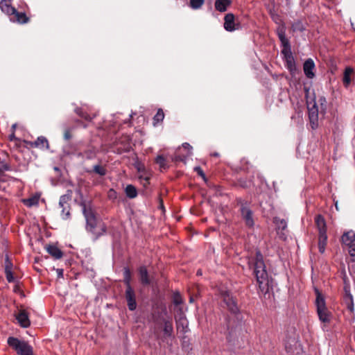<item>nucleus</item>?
<instances>
[{
	"label": "nucleus",
	"instance_id": "1",
	"mask_svg": "<svg viewBox=\"0 0 355 355\" xmlns=\"http://www.w3.org/2000/svg\"><path fill=\"white\" fill-rule=\"evenodd\" d=\"M83 212L86 220V230L96 239L106 232L105 224L96 218L94 211L90 207L84 205Z\"/></svg>",
	"mask_w": 355,
	"mask_h": 355
},
{
	"label": "nucleus",
	"instance_id": "2",
	"mask_svg": "<svg viewBox=\"0 0 355 355\" xmlns=\"http://www.w3.org/2000/svg\"><path fill=\"white\" fill-rule=\"evenodd\" d=\"M249 264L250 267H253L254 273L259 288L261 291L265 290L268 285V273L262 254L257 252L254 258L249 262Z\"/></svg>",
	"mask_w": 355,
	"mask_h": 355
},
{
	"label": "nucleus",
	"instance_id": "3",
	"mask_svg": "<svg viewBox=\"0 0 355 355\" xmlns=\"http://www.w3.org/2000/svg\"><path fill=\"white\" fill-rule=\"evenodd\" d=\"M154 334L158 340H160L162 342L166 343L167 345L171 346L172 344L169 343L168 339L173 338V326L172 320L164 319L161 325L155 328Z\"/></svg>",
	"mask_w": 355,
	"mask_h": 355
},
{
	"label": "nucleus",
	"instance_id": "4",
	"mask_svg": "<svg viewBox=\"0 0 355 355\" xmlns=\"http://www.w3.org/2000/svg\"><path fill=\"white\" fill-rule=\"evenodd\" d=\"M316 295L315 306L320 320L323 323H329L331 320V313L328 311L324 296L320 291L315 288Z\"/></svg>",
	"mask_w": 355,
	"mask_h": 355
},
{
	"label": "nucleus",
	"instance_id": "5",
	"mask_svg": "<svg viewBox=\"0 0 355 355\" xmlns=\"http://www.w3.org/2000/svg\"><path fill=\"white\" fill-rule=\"evenodd\" d=\"M8 344L13 348L19 355H33V348L26 342L15 337L8 338Z\"/></svg>",
	"mask_w": 355,
	"mask_h": 355
},
{
	"label": "nucleus",
	"instance_id": "6",
	"mask_svg": "<svg viewBox=\"0 0 355 355\" xmlns=\"http://www.w3.org/2000/svg\"><path fill=\"white\" fill-rule=\"evenodd\" d=\"M307 109L311 128L315 129L318 125V108L314 99L307 100Z\"/></svg>",
	"mask_w": 355,
	"mask_h": 355
},
{
	"label": "nucleus",
	"instance_id": "7",
	"mask_svg": "<svg viewBox=\"0 0 355 355\" xmlns=\"http://www.w3.org/2000/svg\"><path fill=\"white\" fill-rule=\"evenodd\" d=\"M175 320L177 331L183 334L186 333L188 330V321L182 308L179 307L178 309L177 313L175 315Z\"/></svg>",
	"mask_w": 355,
	"mask_h": 355
},
{
	"label": "nucleus",
	"instance_id": "8",
	"mask_svg": "<svg viewBox=\"0 0 355 355\" xmlns=\"http://www.w3.org/2000/svg\"><path fill=\"white\" fill-rule=\"evenodd\" d=\"M71 198V191H68V193L62 195L59 201V206L62 209V218L68 219L70 216L69 202Z\"/></svg>",
	"mask_w": 355,
	"mask_h": 355
},
{
	"label": "nucleus",
	"instance_id": "9",
	"mask_svg": "<svg viewBox=\"0 0 355 355\" xmlns=\"http://www.w3.org/2000/svg\"><path fill=\"white\" fill-rule=\"evenodd\" d=\"M221 296L227 309L233 313H237L239 309L236 303L230 293L227 291H222Z\"/></svg>",
	"mask_w": 355,
	"mask_h": 355
},
{
	"label": "nucleus",
	"instance_id": "10",
	"mask_svg": "<svg viewBox=\"0 0 355 355\" xmlns=\"http://www.w3.org/2000/svg\"><path fill=\"white\" fill-rule=\"evenodd\" d=\"M285 349L288 355H294L295 352L298 354L301 351L298 342L295 338H291L285 343Z\"/></svg>",
	"mask_w": 355,
	"mask_h": 355
},
{
	"label": "nucleus",
	"instance_id": "11",
	"mask_svg": "<svg viewBox=\"0 0 355 355\" xmlns=\"http://www.w3.org/2000/svg\"><path fill=\"white\" fill-rule=\"evenodd\" d=\"M224 20V28L226 31L232 32L239 28V24L234 22V15L233 14H227Z\"/></svg>",
	"mask_w": 355,
	"mask_h": 355
},
{
	"label": "nucleus",
	"instance_id": "12",
	"mask_svg": "<svg viewBox=\"0 0 355 355\" xmlns=\"http://www.w3.org/2000/svg\"><path fill=\"white\" fill-rule=\"evenodd\" d=\"M125 299L127 300L128 309L130 311H134L137 308L135 293L132 288H129L125 290Z\"/></svg>",
	"mask_w": 355,
	"mask_h": 355
},
{
	"label": "nucleus",
	"instance_id": "13",
	"mask_svg": "<svg viewBox=\"0 0 355 355\" xmlns=\"http://www.w3.org/2000/svg\"><path fill=\"white\" fill-rule=\"evenodd\" d=\"M315 63L311 58L307 59L303 66L304 74L308 78H313L315 76L314 73Z\"/></svg>",
	"mask_w": 355,
	"mask_h": 355
},
{
	"label": "nucleus",
	"instance_id": "14",
	"mask_svg": "<svg viewBox=\"0 0 355 355\" xmlns=\"http://www.w3.org/2000/svg\"><path fill=\"white\" fill-rule=\"evenodd\" d=\"M241 216L247 226L250 227L254 226L252 212L248 207L243 206L241 207Z\"/></svg>",
	"mask_w": 355,
	"mask_h": 355
},
{
	"label": "nucleus",
	"instance_id": "15",
	"mask_svg": "<svg viewBox=\"0 0 355 355\" xmlns=\"http://www.w3.org/2000/svg\"><path fill=\"white\" fill-rule=\"evenodd\" d=\"M31 147L38 148L42 150H48L49 144L47 139L43 136L38 137L35 141L29 142Z\"/></svg>",
	"mask_w": 355,
	"mask_h": 355
},
{
	"label": "nucleus",
	"instance_id": "16",
	"mask_svg": "<svg viewBox=\"0 0 355 355\" xmlns=\"http://www.w3.org/2000/svg\"><path fill=\"white\" fill-rule=\"evenodd\" d=\"M345 290V295L343 297L344 302L347 308L351 312L354 311V299L352 295L349 292V288L348 286H345L344 287Z\"/></svg>",
	"mask_w": 355,
	"mask_h": 355
},
{
	"label": "nucleus",
	"instance_id": "17",
	"mask_svg": "<svg viewBox=\"0 0 355 355\" xmlns=\"http://www.w3.org/2000/svg\"><path fill=\"white\" fill-rule=\"evenodd\" d=\"M16 319L22 327L26 328L31 324L28 313L25 310H20L16 316Z\"/></svg>",
	"mask_w": 355,
	"mask_h": 355
},
{
	"label": "nucleus",
	"instance_id": "18",
	"mask_svg": "<svg viewBox=\"0 0 355 355\" xmlns=\"http://www.w3.org/2000/svg\"><path fill=\"white\" fill-rule=\"evenodd\" d=\"M46 250L55 259H60L63 256V253L61 250L55 245H46Z\"/></svg>",
	"mask_w": 355,
	"mask_h": 355
},
{
	"label": "nucleus",
	"instance_id": "19",
	"mask_svg": "<svg viewBox=\"0 0 355 355\" xmlns=\"http://www.w3.org/2000/svg\"><path fill=\"white\" fill-rule=\"evenodd\" d=\"M319 234H327V227L324 218L321 215L316 216L315 218Z\"/></svg>",
	"mask_w": 355,
	"mask_h": 355
},
{
	"label": "nucleus",
	"instance_id": "20",
	"mask_svg": "<svg viewBox=\"0 0 355 355\" xmlns=\"http://www.w3.org/2000/svg\"><path fill=\"white\" fill-rule=\"evenodd\" d=\"M76 156L80 159L81 161L85 159H94L96 156V151L93 148H88L84 152L77 153Z\"/></svg>",
	"mask_w": 355,
	"mask_h": 355
},
{
	"label": "nucleus",
	"instance_id": "21",
	"mask_svg": "<svg viewBox=\"0 0 355 355\" xmlns=\"http://www.w3.org/2000/svg\"><path fill=\"white\" fill-rule=\"evenodd\" d=\"M182 148L187 150V152L185 155H176L175 157V159L176 161L185 162L186 159L192 155V147L189 144L184 143L182 144Z\"/></svg>",
	"mask_w": 355,
	"mask_h": 355
},
{
	"label": "nucleus",
	"instance_id": "22",
	"mask_svg": "<svg viewBox=\"0 0 355 355\" xmlns=\"http://www.w3.org/2000/svg\"><path fill=\"white\" fill-rule=\"evenodd\" d=\"M343 243L347 247L355 243V233L353 231H348L342 236Z\"/></svg>",
	"mask_w": 355,
	"mask_h": 355
},
{
	"label": "nucleus",
	"instance_id": "23",
	"mask_svg": "<svg viewBox=\"0 0 355 355\" xmlns=\"http://www.w3.org/2000/svg\"><path fill=\"white\" fill-rule=\"evenodd\" d=\"M10 0H0V8L3 12L8 15L15 13V9L10 5Z\"/></svg>",
	"mask_w": 355,
	"mask_h": 355
},
{
	"label": "nucleus",
	"instance_id": "24",
	"mask_svg": "<svg viewBox=\"0 0 355 355\" xmlns=\"http://www.w3.org/2000/svg\"><path fill=\"white\" fill-rule=\"evenodd\" d=\"M139 274L141 284L144 285H148L150 283L148 273L145 266H141L139 268Z\"/></svg>",
	"mask_w": 355,
	"mask_h": 355
},
{
	"label": "nucleus",
	"instance_id": "25",
	"mask_svg": "<svg viewBox=\"0 0 355 355\" xmlns=\"http://www.w3.org/2000/svg\"><path fill=\"white\" fill-rule=\"evenodd\" d=\"M231 4V0H216L215 8L219 12H225Z\"/></svg>",
	"mask_w": 355,
	"mask_h": 355
},
{
	"label": "nucleus",
	"instance_id": "26",
	"mask_svg": "<svg viewBox=\"0 0 355 355\" xmlns=\"http://www.w3.org/2000/svg\"><path fill=\"white\" fill-rule=\"evenodd\" d=\"M352 73L353 69L351 67H347L344 71L343 81L346 87H347L351 83V75Z\"/></svg>",
	"mask_w": 355,
	"mask_h": 355
},
{
	"label": "nucleus",
	"instance_id": "27",
	"mask_svg": "<svg viewBox=\"0 0 355 355\" xmlns=\"http://www.w3.org/2000/svg\"><path fill=\"white\" fill-rule=\"evenodd\" d=\"M327 234H319L318 238V249L320 252L323 253L325 250L327 245Z\"/></svg>",
	"mask_w": 355,
	"mask_h": 355
},
{
	"label": "nucleus",
	"instance_id": "28",
	"mask_svg": "<svg viewBox=\"0 0 355 355\" xmlns=\"http://www.w3.org/2000/svg\"><path fill=\"white\" fill-rule=\"evenodd\" d=\"M125 192L126 196L130 198H134L137 196L136 188L131 184H129L125 187Z\"/></svg>",
	"mask_w": 355,
	"mask_h": 355
},
{
	"label": "nucleus",
	"instance_id": "29",
	"mask_svg": "<svg viewBox=\"0 0 355 355\" xmlns=\"http://www.w3.org/2000/svg\"><path fill=\"white\" fill-rule=\"evenodd\" d=\"M39 198H40L39 196H35L31 197L28 199H24L23 200V202H24V205L31 207L33 206H35L38 204Z\"/></svg>",
	"mask_w": 355,
	"mask_h": 355
},
{
	"label": "nucleus",
	"instance_id": "30",
	"mask_svg": "<svg viewBox=\"0 0 355 355\" xmlns=\"http://www.w3.org/2000/svg\"><path fill=\"white\" fill-rule=\"evenodd\" d=\"M123 275H124V283L126 285V289H128L129 288H132V286L130 285L131 272L128 268H124Z\"/></svg>",
	"mask_w": 355,
	"mask_h": 355
},
{
	"label": "nucleus",
	"instance_id": "31",
	"mask_svg": "<svg viewBox=\"0 0 355 355\" xmlns=\"http://www.w3.org/2000/svg\"><path fill=\"white\" fill-rule=\"evenodd\" d=\"M286 67L291 71L293 72L296 70V64L295 62L294 57H289L286 59Z\"/></svg>",
	"mask_w": 355,
	"mask_h": 355
},
{
	"label": "nucleus",
	"instance_id": "32",
	"mask_svg": "<svg viewBox=\"0 0 355 355\" xmlns=\"http://www.w3.org/2000/svg\"><path fill=\"white\" fill-rule=\"evenodd\" d=\"M13 15H15L16 20L19 23L24 24L28 21V17L23 12H18L15 10V13Z\"/></svg>",
	"mask_w": 355,
	"mask_h": 355
},
{
	"label": "nucleus",
	"instance_id": "33",
	"mask_svg": "<svg viewBox=\"0 0 355 355\" xmlns=\"http://www.w3.org/2000/svg\"><path fill=\"white\" fill-rule=\"evenodd\" d=\"M164 118V114L162 109H159L157 114L153 117V124L155 125L157 123L163 121Z\"/></svg>",
	"mask_w": 355,
	"mask_h": 355
},
{
	"label": "nucleus",
	"instance_id": "34",
	"mask_svg": "<svg viewBox=\"0 0 355 355\" xmlns=\"http://www.w3.org/2000/svg\"><path fill=\"white\" fill-rule=\"evenodd\" d=\"M279 38L281 41V43L284 47H288L290 45L288 40L286 38L285 35V33L283 31H280L278 33Z\"/></svg>",
	"mask_w": 355,
	"mask_h": 355
},
{
	"label": "nucleus",
	"instance_id": "35",
	"mask_svg": "<svg viewBox=\"0 0 355 355\" xmlns=\"http://www.w3.org/2000/svg\"><path fill=\"white\" fill-rule=\"evenodd\" d=\"M63 154L64 155H76V151L74 148V147H73L71 145H67L65 146L64 148H63Z\"/></svg>",
	"mask_w": 355,
	"mask_h": 355
},
{
	"label": "nucleus",
	"instance_id": "36",
	"mask_svg": "<svg viewBox=\"0 0 355 355\" xmlns=\"http://www.w3.org/2000/svg\"><path fill=\"white\" fill-rule=\"evenodd\" d=\"M138 178L144 187H146L149 183L148 181L150 180V175L146 171L141 173Z\"/></svg>",
	"mask_w": 355,
	"mask_h": 355
},
{
	"label": "nucleus",
	"instance_id": "37",
	"mask_svg": "<svg viewBox=\"0 0 355 355\" xmlns=\"http://www.w3.org/2000/svg\"><path fill=\"white\" fill-rule=\"evenodd\" d=\"M155 162L161 168L166 169L168 167L166 159L162 155H158L155 159Z\"/></svg>",
	"mask_w": 355,
	"mask_h": 355
},
{
	"label": "nucleus",
	"instance_id": "38",
	"mask_svg": "<svg viewBox=\"0 0 355 355\" xmlns=\"http://www.w3.org/2000/svg\"><path fill=\"white\" fill-rule=\"evenodd\" d=\"M292 29L293 31L301 32L304 30V26L301 21H297L292 24Z\"/></svg>",
	"mask_w": 355,
	"mask_h": 355
},
{
	"label": "nucleus",
	"instance_id": "39",
	"mask_svg": "<svg viewBox=\"0 0 355 355\" xmlns=\"http://www.w3.org/2000/svg\"><path fill=\"white\" fill-rule=\"evenodd\" d=\"M205 0H190V6L193 9L200 8L204 3Z\"/></svg>",
	"mask_w": 355,
	"mask_h": 355
},
{
	"label": "nucleus",
	"instance_id": "40",
	"mask_svg": "<svg viewBox=\"0 0 355 355\" xmlns=\"http://www.w3.org/2000/svg\"><path fill=\"white\" fill-rule=\"evenodd\" d=\"M94 171L100 175H105L106 173V169L100 165H95L94 166Z\"/></svg>",
	"mask_w": 355,
	"mask_h": 355
},
{
	"label": "nucleus",
	"instance_id": "41",
	"mask_svg": "<svg viewBox=\"0 0 355 355\" xmlns=\"http://www.w3.org/2000/svg\"><path fill=\"white\" fill-rule=\"evenodd\" d=\"M282 53L284 55V59H287L289 57H293V54L291 51V46L290 45L288 47H284L283 50L282 51Z\"/></svg>",
	"mask_w": 355,
	"mask_h": 355
},
{
	"label": "nucleus",
	"instance_id": "42",
	"mask_svg": "<svg viewBox=\"0 0 355 355\" xmlns=\"http://www.w3.org/2000/svg\"><path fill=\"white\" fill-rule=\"evenodd\" d=\"M173 301L176 306L180 305L182 303L181 295L178 293H174Z\"/></svg>",
	"mask_w": 355,
	"mask_h": 355
},
{
	"label": "nucleus",
	"instance_id": "43",
	"mask_svg": "<svg viewBox=\"0 0 355 355\" xmlns=\"http://www.w3.org/2000/svg\"><path fill=\"white\" fill-rule=\"evenodd\" d=\"M275 223L278 227V229L284 230L286 229L287 225L286 222L284 219H275Z\"/></svg>",
	"mask_w": 355,
	"mask_h": 355
},
{
	"label": "nucleus",
	"instance_id": "44",
	"mask_svg": "<svg viewBox=\"0 0 355 355\" xmlns=\"http://www.w3.org/2000/svg\"><path fill=\"white\" fill-rule=\"evenodd\" d=\"M12 263L10 261L8 257L6 256L5 259V271H12Z\"/></svg>",
	"mask_w": 355,
	"mask_h": 355
},
{
	"label": "nucleus",
	"instance_id": "45",
	"mask_svg": "<svg viewBox=\"0 0 355 355\" xmlns=\"http://www.w3.org/2000/svg\"><path fill=\"white\" fill-rule=\"evenodd\" d=\"M6 277L8 282H13L15 277L12 271H5Z\"/></svg>",
	"mask_w": 355,
	"mask_h": 355
},
{
	"label": "nucleus",
	"instance_id": "46",
	"mask_svg": "<svg viewBox=\"0 0 355 355\" xmlns=\"http://www.w3.org/2000/svg\"><path fill=\"white\" fill-rule=\"evenodd\" d=\"M348 251L351 257H355V243L348 246Z\"/></svg>",
	"mask_w": 355,
	"mask_h": 355
},
{
	"label": "nucleus",
	"instance_id": "47",
	"mask_svg": "<svg viewBox=\"0 0 355 355\" xmlns=\"http://www.w3.org/2000/svg\"><path fill=\"white\" fill-rule=\"evenodd\" d=\"M77 113L82 116L83 118L85 119L86 120H92V117H90L87 114L83 113L81 110H78Z\"/></svg>",
	"mask_w": 355,
	"mask_h": 355
},
{
	"label": "nucleus",
	"instance_id": "48",
	"mask_svg": "<svg viewBox=\"0 0 355 355\" xmlns=\"http://www.w3.org/2000/svg\"><path fill=\"white\" fill-rule=\"evenodd\" d=\"M136 168H137V171H138L139 173H143V172H144V171H146V169H145L144 165V164H141V163H137V164H136Z\"/></svg>",
	"mask_w": 355,
	"mask_h": 355
},
{
	"label": "nucleus",
	"instance_id": "49",
	"mask_svg": "<svg viewBox=\"0 0 355 355\" xmlns=\"http://www.w3.org/2000/svg\"><path fill=\"white\" fill-rule=\"evenodd\" d=\"M194 170L198 173V175L202 176L204 179L205 178V174L200 167L196 166L194 168Z\"/></svg>",
	"mask_w": 355,
	"mask_h": 355
},
{
	"label": "nucleus",
	"instance_id": "50",
	"mask_svg": "<svg viewBox=\"0 0 355 355\" xmlns=\"http://www.w3.org/2000/svg\"><path fill=\"white\" fill-rule=\"evenodd\" d=\"M71 135L69 131V130H66L64 134V139L68 140V139H69L71 138Z\"/></svg>",
	"mask_w": 355,
	"mask_h": 355
},
{
	"label": "nucleus",
	"instance_id": "51",
	"mask_svg": "<svg viewBox=\"0 0 355 355\" xmlns=\"http://www.w3.org/2000/svg\"><path fill=\"white\" fill-rule=\"evenodd\" d=\"M320 101L322 107L326 103V99L324 97H320Z\"/></svg>",
	"mask_w": 355,
	"mask_h": 355
},
{
	"label": "nucleus",
	"instance_id": "52",
	"mask_svg": "<svg viewBox=\"0 0 355 355\" xmlns=\"http://www.w3.org/2000/svg\"><path fill=\"white\" fill-rule=\"evenodd\" d=\"M57 273H58V277H62V275H63V270L62 269H58L57 270Z\"/></svg>",
	"mask_w": 355,
	"mask_h": 355
},
{
	"label": "nucleus",
	"instance_id": "53",
	"mask_svg": "<svg viewBox=\"0 0 355 355\" xmlns=\"http://www.w3.org/2000/svg\"><path fill=\"white\" fill-rule=\"evenodd\" d=\"M114 195H115V192H114V191L113 189H110V192H109V196H110V198H112V197H113V196H114Z\"/></svg>",
	"mask_w": 355,
	"mask_h": 355
},
{
	"label": "nucleus",
	"instance_id": "54",
	"mask_svg": "<svg viewBox=\"0 0 355 355\" xmlns=\"http://www.w3.org/2000/svg\"><path fill=\"white\" fill-rule=\"evenodd\" d=\"M197 275H202V272H201V270H198V271H197Z\"/></svg>",
	"mask_w": 355,
	"mask_h": 355
},
{
	"label": "nucleus",
	"instance_id": "55",
	"mask_svg": "<svg viewBox=\"0 0 355 355\" xmlns=\"http://www.w3.org/2000/svg\"><path fill=\"white\" fill-rule=\"evenodd\" d=\"M213 156H216V157H218V154L217 153H215L214 154H212Z\"/></svg>",
	"mask_w": 355,
	"mask_h": 355
},
{
	"label": "nucleus",
	"instance_id": "56",
	"mask_svg": "<svg viewBox=\"0 0 355 355\" xmlns=\"http://www.w3.org/2000/svg\"><path fill=\"white\" fill-rule=\"evenodd\" d=\"M16 125H17L16 124L12 125V128H15Z\"/></svg>",
	"mask_w": 355,
	"mask_h": 355
}]
</instances>
